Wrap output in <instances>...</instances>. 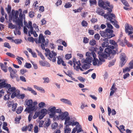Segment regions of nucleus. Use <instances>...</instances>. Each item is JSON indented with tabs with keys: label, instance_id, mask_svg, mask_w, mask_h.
Returning <instances> with one entry per match:
<instances>
[{
	"label": "nucleus",
	"instance_id": "obj_14",
	"mask_svg": "<svg viewBox=\"0 0 133 133\" xmlns=\"http://www.w3.org/2000/svg\"><path fill=\"white\" fill-rule=\"evenodd\" d=\"M56 108V107H54L50 109L49 111L50 112L49 114L50 118H52L54 117L55 114Z\"/></svg>",
	"mask_w": 133,
	"mask_h": 133
},
{
	"label": "nucleus",
	"instance_id": "obj_64",
	"mask_svg": "<svg viewBox=\"0 0 133 133\" xmlns=\"http://www.w3.org/2000/svg\"><path fill=\"white\" fill-rule=\"evenodd\" d=\"M94 37L97 40H98L100 39V36L99 34H97L95 35Z\"/></svg>",
	"mask_w": 133,
	"mask_h": 133
},
{
	"label": "nucleus",
	"instance_id": "obj_47",
	"mask_svg": "<svg viewBox=\"0 0 133 133\" xmlns=\"http://www.w3.org/2000/svg\"><path fill=\"white\" fill-rule=\"evenodd\" d=\"M6 54L7 55L11 57L14 58L15 57V55L10 52H7Z\"/></svg>",
	"mask_w": 133,
	"mask_h": 133
},
{
	"label": "nucleus",
	"instance_id": "obj_13",
	"mask_svg": "<svg viewBox=\"0 0 133 133\" xmlns=\"http://www.w3.org/2000/svg\"><path fill=\"white\" fill-rule=\"evenodd\" d=\"M10 87L11 85L5 83V81H4L0 83V89L3 88H8Z\"/></svg>",
	"mask_w": 133,
	"mask_h": 133
},
{
	"label": "nucleus",
	"instance_id": "obj_36",
	"mask_svg": "<svg viewBox=\"0 0 133 133\" xmlns=\"http://www.w3.org/2000/svg\"><path fill=\"white\" fill-rule=\"evenodd\" d=\"M22 42V40L21 39H15L14 40V43L17 44H20Z\"/></svg>",
	"mask_w": 133,
	"mask_h": 133
},
{
	"label": "nucleus",
	"instance_id": "obj_8",
	"mask_svg": "<svg viewBox=\"0 0 133 133\" xmlns=\"http://www.w3.org/2000/svg\"><path fill=\"white\" fill-rule=\"evenodd\" d=\"M113 18L112 17H111L106 18L107 19L109 20L111 23L114 25L116 28H119V26L118 24L117 21L115 19V18Z\"/></svg>",
	"mask_w": 133,
	"mask_h": 133
},
{
	"label": "nucleus",
	"instance_id": "obj_57",
	"mask_svg": "<svg viewBox=\"0 0 133 133\" xmlns=\"http://www.w3.org/2000/svg\"><path fill=\"white\" fill-rule=\"evenodd\" d=\"M19 12L18 11H15V18L14 19V20H15V19H16V18H19L18 17V15L19 14Z\"/></svg>",
	"mask_w": 133,
	"mask_h": 133
},
{
	"label": "nucleus",
	"instance_id": "obj_29",
	"mask_svg": "<svg viewBox=\"0 0 133 133\" xmlns=\"http://www.w3.org/2000/svg\"><path fill=\"white\" fill-rule=\"evenodd\" d=\"M36 50L37 52L38 53V55L40 56L42 59L44 60L45 59V58L42 54L37 50Z\"/></svg>",
	"mask_w": 133,
	"mask_h": 133
},
{
	"label": "nucleus",
	"instance_id": "obj_6",
	"mask_svg": "<svg viewBox=\"0 0 133 133\" xmlns=\"http://www.w3.org/2000/svg\"><path fill=\"white\" fill-rule=\"evenodd\" d=\"M57 54L53 51H51V53L49 54L48 56L49 57L48 58L50 61H52L53 62H55L56 61Z\"/></svg>",
	"mask_w": 133,
	"mask_h": 133
},
{
	"label": "nucleus",
	"instance_id": "obj_63",
	"mask_svg": "<svg viewBox=\"0 0 133 133\" xmlns=\"http://www.w3.org/2000/svg\"><path fill=\"white\" fill-rule=\"evenodd\" d=\"M20 80L24 82H26V79L23 76H21L20 77Z\"/></svg>",
	"mask_w": 133,
	"mask_h": 133
},
{
	"label": "nucleus",
	"instance_id": "obj_49",
	"mask_svg": "<svg viewBox=\"0 0 133 133\" xmlns=\"http://www.w3.org/2000/svg\"><path fill=\"white\" fill-rule=\"evenodd\" d=\"M81 24L83 26H87L88 25V23L84 20L81 23Z\"/></svg>",
	"mask_w": 133,
	"mask_h": 133
},
{
	"label": "nucleus",
	"instance_id": "obj_3",
	"mask_svg": "<svg viewBox=\"0 0 133 133\" xmlns=\"http://www.w3.org/2000/svg\"><path fill=\"white\" fill-rule=\"evenodd\" d=\"M35 41L37 44L41 43V46L43 50L45 49L44 46H47L49 43L48 41L45 42L44 37L42 34H40L39 37V39H38L37 38H35Z\"/></svg>",
	"mask_w": 133,
	"mask_h": 133
},
{
	"label": "nucleus",
	"instance_id": "obj_35",
	"mask_svg": "<svg viewBox=\"0 0 133 133\" xmlns=\"http://www.w3.org/2000/svg\"><path fill=\"white\" fill-rule=\"evenodd\" d=\"M110 43L111 44L114 45L115 47H116L117 46V43L114 40H110Z\"/></svg>",
	"mask_w": 133,
	"mask_h": 133
},
{
	"label": "nucleus",
	"instance_id": "obj_30",
	"mask_svg": "<svg viewBox=\"0 0 133 133\" xmlns=\"http://www.w3.org/2000/svg\"><path fill=\"white\" fill-rule=\"evenodd\" d=\"M96 12L98 14L104 16V15H103L104 13V11H103L102 10L100 9L99 10H98V11L97 10Z\"/></svg>",
	"mask_w": 133,
	"mask_h": 133
},
{
	"label": "nucleus",
	"instance_id": "obj_40",
	"mask_svg": "<svg viewBox=\"0 0 133 133\" xmlns=\"http://www.w3.org/2000/svg\"><path fill=\"white\" fill-rule=\"evenodd\" d=\"M116 51L114 50H111V55H110V58H112L114 57V55L116 54Z\"/></svg>",
	"mask_w": 133,
	"mask_h": 133
},
{
	"label": "nucleus",
	"instance_id": "obj_9",
	"mask_svg": "<svg viewBox=\"0 0 133 133\" xmlns=\"http://www.w3.org/2000/svg\"><path fill=\"white\" fill-rule=\"evenodd\" d=\"M69 113L67 112H65L59 115L58 116H57V117L58 119H61V120H63L65 119V122L66 118L68 117Z\"/></svg>",
	"mask_w": 133,
	"mask_h": 133
},
{
	"label": "nucleus",
	"instance_id": "obj_19",
	"mask_svg": "<svg viewBox=\"0 0 133 133\" xmlns=\"http://www.w3.org/2000/svg\"><path fill=\"white\" fill-rule=\"evenodd\" d=\"M60 101L65 103L68 104L69 105H72V104L70 101L68 99L62 98L60 99Z\"/></svg>",
	"mask_w": 133,
	"mask_h": 133
},
{
	"label": "nucleus",
	"instance_id": "obj_62",
	"mask_svg": "<svg viewBox=\"0 0 133 133\" xmlns=\"http://www.w3.org/2000/svg\"><path fill=\"white\" fill-rule=\"evenodd\" d=\"M34 132L35 133H37L38 132V127L37 125H35L34 127Z\"/></svg>",
	"mask_w": 133,
	"mask_h": 133
},
{
	"label": "nucleus",
	"instance_id": "obj_26",
	"mask_svg": "<svg viewBox=\"0 0 133 133\" xmlns=\"http://www.w3.org/2000/svg\"><path fill=\"white\" fill-rule=\"evenodd\" d=\"M28 91L31 92V93L32 94L34 95H36L37 93L36 91L33 90L32 88L29 87H28Z\"/></svg>",
	"mask_w": 133,
	"mask_h": 133
},
{
	"label": "nucleus",
	"instance_id": "obj_43",
	"mask_svg": "<svg viewBox=\"0 0 133 133\" xmlns=\"http://www.w3.org/2000/svg\"><path fill=\"white\" fill-rule=\"evenodd\" d=\"M89 43L90 45L93 46L96 44V42L95 40L92 39L90 41Z\"/></svg>",
	"mask_w": 133,
	"mask_h": 133
},
{
	"label": "nucleus",
	"instance_id": "obj_56",
	"mask_svg": "<svg viewBox=\"0 0 133 133\" xmlns=\"http://www.w3.org/2000/svg\"><path fill=\"white\" fill-rule=\"evenodd\" d=\"M116 61V59H115L114 60H112L111 62H110L109 63L108 65L109 67H110L114 65V63Z\"/></svg>",
	"mask_w": 133,
	"mask_h": 133
},
{
	"label": "nucleus",
	"instance_id": "obj_16",
	"mask_svg": "<svg viewBox=\"0 0 133 133\" xmlns=\"http://www.w3.org/2000/svg\"><path fill=\"white\" fill-rule=\"evenodd\" d=\"M57 63L58 65H60L61 63L62 65L64 66H66V64L64 61L63 60L61 56H59L57 57Z\"/></svg>",
	"mask_w": 133,
	"mask_h": 133
},
{
	"label": "nucleus",
	"instance_id": "obj_24",
	"mask_svg": "<svg viewBox=\"0 0 133 133\" xmlns=\"http://www.w3.org/2000/svg\"><path fill=\"white\" fill-rule=\"evenodd\" d=\"M47 111V110L45 109H42L41 111V113L42 114V117L41 119L46 114V112Z\"/></svg>",
	"mask_w": 133,
	"mask_h": 133
},
{
	"label": "nucleus",
	"instance_id": "obj_17",
	"mask_svg": "<svg viewBox=\"0 0 133 133\" xmlns=\"http://www.w3.org/2000/svg\"><path fill=\"white\" fill-rule=\"evenodd\" d=\"M77 63H74L73 67L75 69L78 71L79 70V68L80 67V66L81 65V63L79 60H78Z\"/></svg>",
	"mask_w": 133,
	"mask_h": 133
},
{
	"label": "nucleus",
	"instance_id": "obj_28",
	"mask_svg": "<svg viewBox=\"0 0 133 133\" xmlns=\"http://www.w3.org/2000/svg\"><path fill=\"white\" fill-rule=\"evenodd\" d=\"M5 9L8 13L9 14L10 13L11 11V7L10 5H8L7 7Z\"/></svg>",
	"mask_w": 133,
	"mask_h": 133
},
{
	"label": "nucleus",
	"instance_id": "obj_54",
	"mask_svg": "<svg viewBox=\"0 0 133 133\" xmlns=\"http://www.w3.org/2000/svg\"><path fill=\"white\" fill-rule=\"evenodd\" d=\"M17 104L16 103H15L13 104L12 107V110L13 111H15L17 107Z\"/></svg>",
	"mask_w": 133,
	"mask_h": 133
},
{
	"label": "nucleus",
	"instance_id": "obj_50",
	"mask_svg": "<svg viewBox=\"0 0 133 133\" xmlns=\"http://www.w3.org/2000/svg\"><path fill=\"white\" fill-rule=\"evenodd\" d=\"M72 57V55L71 54H67L65 55V58L66 59H69Z\"/></svg>",
	"mask_w": 133,
	"mask_h": 133
},
{
	"label": "nucleus",
	"instance_id": "obj_32",
	"mask_svg": "<svg viewBox=\"0 0 133 133\" xmlns=\"http://www.w3.org/2000/svg\"><path fill=\"white\" fill-rule=\"evenodd\" d=\"M89 2L90 6L96 4L97 3L96 0H89Z\"/></svg>",
	"mask_w": 133,
	"mask_h": 133
},
{
	"label": "nucleus",
	"instance_id": "obj_27",
	"mask_svg": "<svg viewBox=\"0 0 133 133\" xmlns=\"http://www.w3.org/2000/svg\"><path fill=\"white\" fill-rule=\"evenodd\" d=\"M76 128L77 129V133H78L79 132L82 131H83V130L82 129V127L80 125H77L76 126Z\"/></svg>",
	"mask_w": 133,
	"mask_h": 133
},
{
	"label": "nucleus",
	"instance_id": "obj_44",
	"mask_svg": "<svg viewBox=\"0 0 133 133\" xmlns=\"http://www.w3.org/2000/svg\"><path fill=\"white\" fill-rule=\"evenodd\" d=\"M131 69L130 67H127L125 68V69H123V73H125L127 71L129 72L130 71V70Z\"/></svg>",
	"mask_w": 133,
	"mask_h": 133
},
{
	"label": "nucleus",
	"instance_id": "obj_53",
	"mask_svg": "<svg viewBox=\"0 0 133 133\" xmlns=\"http://www.w3.org/2000/svg\"><path fill=\"white\" fill-rule=\"evenodd\" d=\"M31 64L29 63H26L25 65H24V66L28 68H30L31 67Z\"/></svg>",
	"mask_w": 133,
	"mask_h": 133
},
{
	"label": "nucleus",
	"instance_id": "obj_12",
	"mask_svg": "<svg viewBox=\"0 0 133 133\" xmlns=\"http://www.w3.org/2000/svg\"><path fill=\"white\" fill-rule=\"evenodd\" d=\"M19 16V18H16L14 20L15 21L16 24L19 25V27L21 28V26L23 27V20L22 19V17Z\"/></svg>",
	"mask_w": 133,
	"mask_h": 133
},
{
	"label": "nucleus",
	"instance_id": "obj_59",
	"mask_svg": "<svg viewBox=\"0 0 133 133\" xmlns=\"http://www.w3.org/2000/svg\"><path fill=\"white\" fill-rule=\"evenodd\" d=\"M109 44V43L108 42H104L102 44V46L103 47H106Z\"/></svg>",
	"mask_w": 133,
	"mask_h": 133
},
{
	"label": "nucleus",
	"instance_id": "obj_1",
	"mask_svg": "<svg viewBox=\"0 0 133 133\" xmlns=\"http://www.w3.org/2000/svg\"><path fill=\"white\" fill-rule=\"evenodd\" d=\"M110 2L108 1L104 2L100 1L98 2V5L99 6L102 7L105 10H107L108 11L107 14L104 15V17L105 18H108L109 17H112L113 18H115V15L111 13L113 8V5H110Z\"/></svg>",
	"mask_w": 133,
	"mask_h": 133
},
{
	"label": "nucleus",
	"instance_id": "obj_34",
	"mask_svg": "<svg viewBox=\"0 0 133 133\" xmlns=\"http://www.w3.org/2000/svg\"><path fill=\"white\" fill-rule=\"evenodd\" d=\"M27 126V129L29 131H32L33 126L32 124H29Z\"/></svg>",
	"mask_w": 133,
	"mask_h": 133
},
{
	"label": "nucleus",
	"instance_id": "obj_51",
	"mask_svg": "<svg viewBox=\"0 0 133 133\" xmlns=\"http://www.w3.org/2000/svg\"><path fill=\"white\" fill-rule=\"evenodd\" d=\"M4 46L7 48L8 49H10L11 47L9 45V44L7 42H5L4 43Z\"/></svg>",
	"mask_w": 133,
	"mask_h": 133
},
{
	"label": "nucleus",
	"instance_id": "obj_52",
	"mask_svg": "<svg viewBox=\"0 0 133 133\" xmlns=\"http://www.w3.org/2000/svg\"><path fill=\"white\" fill-rule=\"evenodd\" d=\"M93 64L94 65H96L97 64V62L98 61V59L97 58H95L93 60Z\"/></svg>",
	"mask_w": 133,
	"mask_h": 133
},
{
	"label": "nucleus",
	"instance_id": "obj_18",
	"mask_svg": "<svg viewBox=\"0 0 133 133\" xmlns=\"http://www.w3.org/2000/svg\"><path fill=\"white\" fill-rule=\"evenodd\" d=\"M64 127V133H70L71 129L69 128V125L68 124H66Z\"/></svg>",
	"mask_w": 133,
	"mask_h": 133
},
{
	"label": "nucleus",
	"instance_id": "obj_20",
	"mask_svg": "<svg viewBox=\"0 0 133 133\" xmlns=\"http://www.w3.org/2000/svg\"><path fill=\"white\" fill-rule=\"evenodd\" d=\"M129 30L133 31V27L131 25L129 26L128 24H127L125 26V31H128Z\"/></svg>",
	"mask_w": 133,
	"mask_h": 133
},
{
	"label": "nucleus",
	"instance_id": "obj_33",
	"mask_svg": "<svg viewBox=\"0 0 133 133\" xmlns=\"http://www.w3.org/2000/svg\"><path fill=\"white\" fill-rule=\"evenodd\" d=\"M89 64H84L82 66V68L84 69H87L89 68Z\"/></svg>",
	"mask_w": 133,
	"mask_h": 133
},
{
	"label": "nucleus",
	"instance_id": "obj_21",
	"mask_svg": "<svg viewBox=\"0 0 133 133\" xmlns=\"http://www.w3.org/2000/svg\"><path fill=\"white\" fill-rule=\"evenodd\" d=\"M0 66L2 69L3 70L4 72H7L8 70L7 69L8 66H7L5 65L4 66V64L1 63H0Z\"/></svg>",
	"mask_w": 133,
	"mask_h": 133
},
{
	"label": "nucleus",
	"instance_id": "obj_5",
	"mask_svg": "<svg viewBox=\"0 0 133 133\" xmlns=\"http://www.w3.org/2000/svg\"><path fill=\"white\" fill-rule=\"evenodd\" d=\"M68 124L69 125H71L72 126L77 125H79V123L77 122H74V120H72V118L70 119L69 117L67 118L65 122H64V124Z\"/></svg>",
	"mask_w": 133,
	"mask_h": 133
},
{
	"label": "nucleus",
	"instance_id": "obj_60",
	"mask_svg": "<svg viewBox=\"0 0 133 133\" xmlns=\"http://www.w3.org/2000/svg\"><path fill=\"white\" fill-rule=\"evenodd\" d=\"M27 71L26 70L24 69H22L20 70V73L22 74H24Z\"/></svg>",
	"mask_w": 133,
	"mask_h": 133
},
{
	"label": "nucleus",
	"instance_id": "obj_10",
	"mask_svg": "<svg viewBox=\"0 0 133 133\" xmlns=\"http://www.w3.org/2000/svg\"><path fill=\"white\" fill-rule=\"evenodd\" d=\"M104 48L100 46L99 48V50L98 51V57L99 60L102 62H104L105 59L103 58L102 56L103 53V50Z\"/></svg>",
	"mask_w": 133,
	"mask_h": 133
},
{
	"label": "nucleus",
	"instance_id": "obj_41",
	"mask_svg": "<svg viewBox=\"0 0 133 133\" xmlns=\"http://www.w3.org/2000/svg\"><path fill=\"white\" fill-rule=\"evenodd\" d=\"M45 105V103L42 102L39 103L38 105V107L40 108H44Z\"/></svg>",
	"mask_w": 133,
	"mask_h": 133
},
{
	"label": "nucleus",
	"instance_id": "obj_15",
	"mask_svg": "<svg viewBox=\"0 0 133 133\" xmlns=\"http://www.w3.org/2000/svg\"><path fill=\"white\" fill-rule=\"evenodd\" d=\"M40 65L42 66L50 67V64L46 61H39V62Z\"/></svg>",
	"mask_w": 133,
	"mask_h": 133
},
{
	"label": "nucleus",
	"instance_id": "obj_11",
	"mask_svg": "<svg viewBox=\"0 0 133 133\" xmlns=\"http://www.w3.org/2000/svg\"><path fill=\"white\" fill-rule=\"evenodd\" d=\"M126 57L124 54L123 53H122L121 56L120 60L119 66L121 67L123 66L126 63V61L125 59Z\"/></svg>",
	"mask_w": 133,
	"mask_h": 133
},
{
	"label": "nucleus",
	"instance_id": "obj_61",
	"mask_svg": "<svg viewBox=\"0 0 133 133\" xmlns=\"http://www.w3.org/2000/svg\"><path fill=\"white\" fill-rule=\"evenodd\" d=\"M50 123L49 121L48 122L46 123V122H45V124H44V126L45 128H47L48 126L50 125Z\"/></svg>",
	"mask_w": 133,
	"mask_h": 133
},
{
	"label": "nucleus",
	"instance_id": "obj_42",
	"mask_svg": "<svg viewBox=\"0 0 133 133\" xmlns=\"http://www.w3.org/2000/svg\"><path fill=\"white\" fill-rule=\"evenodd\" d=\"M8 89V91L10 92H14L16 90V88L15 87H9Z\"/></svg>",
	"mask_w": 133,
	"mask_h": 133
},
{
	"label": "nucleus",
	"instance_id": "obj_31",
	"mask_svg": "<svg viewBox=\"0 0 133 133\" xmlns=\"http://www.w3.org/2000/svg\"><path fill=\"white\" fill-rule=\"evenodd\" d=\"M23 110V108L21 107L18 108L17 109L16 112L17 114H20L22 112Z\"/></svg>",
	"mask_w": 133,
	"mask_h": 133
},
{
	"label": "nucleus",
	"instance_id": "obj_58",
	"mask_svg": "<svg viewBox=\"0 0 133 133\" xmlns=\"http://www.w3.org/2000/svg\"><path fill=\"white\" fill-rule=\"evenodd\" d=\"M39 113L36 112L35 115L33 116L34 119H35L37 118L39 115Z\"/></svg>",
	"mask_w": 133,
	"mask_h": 133
},
{
	"label": "nucleus",
	"instance_id": "obj_23",
	"mask_svg": "<svg viewBox=\"0 0 133 133\" xmlns=\"http://www.w3.org/2000/svg\"><path fill=\"white\" fill-rule=\"evenodd\" d=\"M92 59V58L91 57H87L85 60H84V62L85 63L89 64L91 62Z\"/></svg>",
	"mask_w": 133,
	"mask_h": 133
},
{
	"label": "nucleus",
	"instance_id": "obj_45",
	"mask_svg": "<svg viewBox=\"0 0 133 133\" xmlns=\"http://www.w3.org/2000/svg\"><path fill=\"white\" fill-rule=\"evenodd\" d=\"M67 72L68 73L67 75L71 78H72V75L73 74L71 70H69L67 71Z\"/></svg>",
	"mask_w": 133,
	"mask_h": 133
},
{
	"label": "nucleus",
	"instance_id": "obj_48",
	"mask_svg": "<svg viewBox=\"0 0 133 133\" xmlns=\"http://www.w3.org/2000/svg\"><path fill=\"white\" fill-rule=\"evenodd\" d=\"M72 6V5L71 3L68 2L66 3L65 5L64 6L65 8H69L70 7Z\"/></svg>",
	"mask_w": 133,
	"mask_h": 133
},
{
	"label": "nucleus",
	"instance_id": "obj_7",
	"mask_svg": "<svg viewBox=\"0 0 133 133\" xmlns=\"http://www.w3.org/2000/svg\"><path fill=\"white\" fill-rule=\"evenodd\" d=\"M111 52V50L109 48H107L104 50V51L102 56L103 58L107 59V57L110 56Z\"/></svg>",
	"mask_w": 133,
	"mask_h": 133
},
{
	"label": "nucleus",
	"instance_id": "obj_37",
	"mask_svg": "<svg viewBox=\"0 0 133 133\" xmlns=\"http://www.w3.org/2000/svg\"><path fill=\"white\" fill-rule=\"evenodd\" d=\"M45 51H46V52L45 53V56L47 57L48 56V55L49 54H50L51 53V52H50V50L48 48H46L45 49Z\"/></svg>",
	"mask_w": 133,
	"mask_h": 133
},
{
	"label": "nucleus",
	"instance_id": "obj_2",
	"mask_svg": "<svg viewBox=\"0 0 133 133\" xmlns=\"http://www.w3.org/2000/svg\"><path fill=\"white\" fill-rule=\"evenodd\" d=\"M37 102H33L32 99L28 100L26 102V105H27L26 108L25 110V111H27L30 113L32 111H33L36 110L35 105L37 104Z\"/></svg>",
	"mask_w": 133,
	"mask_h": 133
},
{
	"label": "nucleus",
	"instance_id": "obj_4",
	"mask_svg": "<svg viewBox=\"0 0 133 133\" xmlns=\"http://www.w3.org/2000/svg\"><path fill=\"white\" fill-rule=\"evenodd\" d=\"M113 32V30L107 29L105 31H100L99 33L101 36L103 37L111 38L115 36V35L112 34Z\"/></svg>",
	"mask_w": 133,
	"mask_h": 133
},
{
	"label": "nucleus",
	"instance_id": "obj_46",
	"mask_svg": "<svg viewBox=\"0 0 133 133\" xmlns=\"http://www.w3.org/2000/svg\"><path fill=\"white\" fill-rule=\"evenodd\" d=\"M43 79L44 80V83H48L49 82L50 80L48 77L43 78Z\"/></svg>",
	"mask_w": 133,
	"mask_h": 133
},
{
	"label": "nucleus",
	"instance_id": "obj_39",
	"mask_svg": "<svg viewBox=\"0 0 133 133\" xmlns=\"http://www.w3.org/2000/svg\"><path fill=\"white\" fill-rule=\"evenodd\" d=\"M58 126V124L56 122H55L52 124L51 126V128L52 129H55Z\"/></svg>",
	"mask_w": 133,
	"mask_h": 133
},
{
	"label": "nucleus",
	"instance_id": "obj_38",
	"mask_svg": "<svg viewBox=\"0 0 133 133\" xmlns=\"http://www.w3.org/2000/svg\"><path fill=\"white\" fill-rule=\"evenodd\" d=\"M121 1L123 4L127 6H129V5L125 0H121Z\"/></svg>",
	"mask_w": 133,
	"mask_h": 133
},
{
	"label": "nucleus",
	"instance_id": "obj_25",
	"mask_svg": "<svg viewBox=\"0 0 133 133\" xmlns=\"http://www.w3.org/2000/svg\"><path fill=\"white\" fill-rule=\"evenodd\" d=\"M17 72V71L16 70H15L14 71L10 73V76L12 79H13L16 77V74Z\"/></svg>",
	"mask_w": 133,
	"mask_h": 133
},
{
	"label": "nucleus",
	"instance_id": "obj_22",
	"mask_svg": "<svg viewBox=\"0 0 133 133\" xmlns=\"http://www.w3.org/2000/svg\"><path fill=\"white\" fill-rule=\"evenodd\" d=\"M29 24V26H27V28L29 29H30V33L31 34H32L33 32H34V31H33V27L32 26V23L31 21H29L28 22Z\"/></svg>",
	"mask_w": 133,
	"mask_h": 133
},
{
	"label": "nucleus",
	"instance_id": "obj_55",
	"mask_svg": "<svg viewBox=\"0 0 133 133\" xmlns=\"http://www.w3.org/2000/svg\"><path fill=\"white\" fill-rule=\"evenodd\" d=\"M8 27L9 28L14 29L15 28V26L12 23H9L8 24Z\"/></svg>",
	"mask_w": 133,
	"mask_h": 133
}]
</instances>
